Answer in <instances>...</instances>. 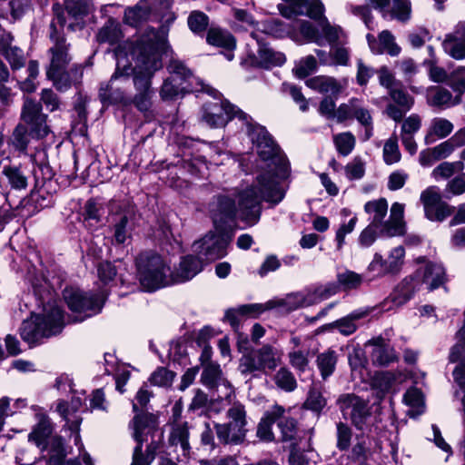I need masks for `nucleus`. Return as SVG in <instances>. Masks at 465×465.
Returning a JSON list of instances; mask_svg holds the SVG:
<instances>
[{
  "instance_id": "1",
  "label": "nucleus",
  "mask_w": 465,
  "mask_h": 465,
  "mask_svg": "<svg viewBox=\"0 0 465 465\" xmlns=\"http://www.w3.org/2000/svg\"><path fill=\"white\" fill-rule=\"evenodd\" d=\"M248 122L249 124H244L242 131L249 136L259 157L268 162L269 168L238 193L241 218L255 224L260 219L262 201L277 204L284 198L285 188L278 179L287 176L288 162L265 128L253 122L251 116Z\"/></svg>"
},
{
  "instance_id": "2",
  "label": "nucleus",
  "mask_w": 465,
  "mask_h": 465,
  "mask_svg": "<svg viewBox=\"0 0 465 465\" xmlns=\"http://www.w3.org/2000/svg\"><path fill=\"white\" fill-rule=\"evenodd\" d=\"M168 48L167 32L154 29H147L135 45L129 46L130 55L135 62L134 84L138 94L134 104L140 111H147L150 107L151 78L162 68V54Z\"/></svg>"
},
{
  "instance_id": "3",
  "label": "nucleus",
  "mask_w": 465,
  "mask_h": 465,
  "mask_svg": "<svg viewBox=\"0 0 465 465\" xmlns=\"http://www.w3.org/2000/svg\"><path fill=\"white\" fill-rule=\"evenodd\" d=\"M239 201V197L237 196ZM211 216L215 232H209L201 240L193 245V251L201 261H213L226 255V248L232 240V228L236 215L242 221L240 215V205H235V201L227 195H220L211 204ZM248 225H251L243 220Z\"/></svg>"
},
{
  "instance_id": "4",
  "label": "nucleus",
  "mask_w": 465,
  "mask_h": 465,
  "mask_svg": "<svg viewBox=\"0 0 465 465\" xmlns=\"http://www.w3.org/2000/svg\"><path fill=\"white\" fill-rule=\"evenodd\" d=\"M419 262L423 264L417 269L413 276L404 278L383 302V310L390 311L405 304L420 289L421 284H425L427 290L437 289L445 281V269L441 263L434 262H425L420 257Z\"/></svg>"
},
{
  "instance_id": "5",
  "label": "nucleus",
  "mask_w": 465,
  "mask_h": 465,
  "mask_svg": "<svg viewBox=\"0 0 465 465\" xmlns=\"http://www.w3.org/2000/svg\"><path fill=\"white\" fill-rule=\"evenodd\" d=\"M65 324L64 314L56 300L43 304L42 312L24 321L20 329L22 339L35 344L43 338L60 333Z\"/></svg>"
},
{
  "instance_id": "6",
  "label": "nucleus",
  "mask_w": 465,
  "mask_h": 465,
  "mask_svg": "<svg viewBox=\"0 0 465 465\" xmlns=\"http://www.w3.org/2000/svg\"><path fill=\"white\" fill-rule=\"evenodd\" d=\"M168 71L171 74L161 88V97L163 100H173L183 96L185 93L205 92L213 97H217L218 91L195 78L191 71L177 59H172Z\"/></svg>"
},
{
  "instance_id": "7",
  "label": "nucleus",
  "mask_w": 465,
  "mask_h": 465,
  "mask_svg": "<svg viewBox=\"0 0 465 465\" xmlns=\"http://www.w3.org/2000/svg\"><path fill=\"white\" fill-rule=\"evenodd\" d=\"M282 16L294 18L298 15H306L319 22L322 45L324 41L331 46L337 45L343 37L344 33L340 26L332 25L324 16L325 8L322 2H282L278 5Z\"/></svg>"
},
{
  "instance_id": "8",
  "label": "nucleus",
  "mask_w": 465,
  "mask_h": 465,
  "mask_svg": "<svg viewBox=\"0 0 465 465\" xmlns=\"http://www.w3.org/2000/svg\"><path fill=\"white\" fill-rule=\"evenodd\" d=\"M364 211L369 214V224L380 228V235L394 237L405 232L403 203H392L387 221H384V219L388 213V202L384 198L367 202L364 205Z\"/></svg>"
},
{
  "instance_id": "9",
  "label": "nucleus",
  "mask_w": 465,
  "mask_h": 465,
  "mask_svg": "<svg viewBox=\"0 0 465 465\" xmlns=\"http://www.w3.org/2000/svg\"><path fill=\"white\" fill-rule=\"evenodd\" d=\"M131 45H135V43H128L124 46L120 45L114 50L115 72L110 81L102 84L99 89V98L104 105L121 103L124 99V84L129 81L132 74L134 75V67H132L128 58Z\"/></svg>"
},
{
  "instance_id": "10",
  "label": "nucleus",
  "mask_w": 465,
  "mask_h": 465,
  "mask_svg": "<svg viewBox=\"0 0 465 465\" xmlns=\"http://www.w3.org/2000/svg\"><path fill=\"white\" fill-rule=\"evenodd\" d=\"M136 268L139 282L148 292L171 284L169 262L157 252H141L136 258Z\"/></svg>"
},
{
  "instance_id": "11",
  "label": "nucleus",
  "mask_w": 465,
  "mask_h": 465,
  "mask_svg": "<svg viewBox=\"0 0 465 465\" xmlns=\"http://www.w3.org/2000/svg\"><path fill=\"white\" fill-rule=\"evenodd\" d=\"M336 286L328 284L320 286L313 291L307 290L303 292H292L284 298L273 299L263 303V312L272 309H278L281 312H289L301 307H307L316 304L325 299H328L336 292Z\"/></svg>"
},
{
  "instance_id": "12",
  "label": "nucleus",
  "mask_w": 465,
  "mask_h": 465,
  "mask_svg": "<svg viewBox=\"0 0 465 465\" xmlns=\"http://www.w3.org/2000/svg\"><path fill=\"white\" fill-rule=\"evenodd\" d=\"M105 298L106 294L104 292L94 293L74 287H67L64 291V299L74 314L73 322H83L100 313Z\"/></svg>"
},
{
  "instance_id": "13",
  "label": "nucleus",
  "mask_w": 465,
  "mask_h": 465,
  "mask_svg": "<svg viewBox=\"0 0 465 465\" xmlns=\"http://www.w3.org/2000/svg\"><path fill=\"white\" fill-rule=\"evenodd\" d=\"M134 438L137 445L134 449L131 465H150L155 457V447L151 444L143 452V442L149 434H153L157 428L156 417L151 413L136 414L132 422Z\"/></svg>"
},
{
  "instance_id": "14",
  "label": "nucleus",
  "mask_w": 465,
  "mask_h": 465,
  "mask_svg": "<svg viewBox=\"0 0 465 465\" xmlns=\"http://www.w3.org/2000/svg\"><path fill=\"white\" fill-rule=\"evenodd\" d=\"M217 97L219 100L214 103L207 104L203 108V120L211 127L220 128L223 127L229 121L236 120L240 128L242 129L244 124H249V117L246 113L235 105L230 104L226 100H221V94L218 92Z\"/></svg>"
},
{
  "instance_id": "15",
  "label": "nucleus",
  "mask_w": 465,
  "mask_h": 465,
  "mask_svg": "<svg viewBox=\"0 0 465 465\" xmlns=\"http://www.w3.org/2000/svg\"><path fill=\"white\" fill-rule=\"evenodd\" d=\"M420 202L425 216L430 221L441 222L453 212V207L442 201L440 191L435 186H430L421 193Z\"/></svg>"
},
{
  "instance_id": "16",
  "label": "nucleus",
  "mask_w": 465,
  "mask_h": 465,
  "mask_svg": "<svg viewBox=\"0 0 465 465\" xmlns=\"http://www.w3.org/2000/svg\"><path fill=\"white\" fill-rule=\"evenodd\" d=\"M22 119L30 125L31 132L37 137L46 136L50 130L46 124V115L41 113V106L36 102L26 99L22 110Z\"/></svg>"
},
{
  "instance_id": "17",
  "label": "nucleus",
  "mask_w": 465,
  "mask_h": 465,
  "mask_svg": "<svg viewBox=\"0 0 465 465\" xmlns=\"http://www.w3.org/2000/svg\"><path fill=\"white\" fill-rule=\"evenodd\" d=\"M53 45L49 52L52 54L50 66L47 70V75H54L57 70L65 69L71 61L69 54L70 45L66 43L63 35H58L54 30L50 35Z\"/></svg>"
},
{
  "instance_id": "18",
  "label": "nucleus",
  "mask_w": 465,
  "mask_h": 465,
  "mask_svg": "<svg viewBox=\"0 0 465 465\" xmlns=\"http://www.w3.org/2000/svg\"><path fill=\"white\" fill-rule=\"evenodd\" d=\"M340 410L344 417H350L353 424L361 427L369 414L367 402L354 394L341 395L338 400Z\"/></svg>"
},
{
  "instance_id": "19",
  "label": "nucleus",
  "mask_w": 465,
  "mask_h": 465,
  "mask_svg": "<svg viewBox=\"0 0 465 465\" xmlns=\"http://www.w3.org/2000/svg\"><path fill=\"white\" fill-rule=\"evenodd\" d=\"M203 269V261L193 255L182 259L179 267L173 272L170 270V280L172 283H180L193 278Z\"/></svg>"
},
{
  "instance_id": "20",
  "label": "nucleus",
  "mask_w": 465,
  "mask_h": 465,
  "mask_svg": "<svg viewBox=\"0 0 465 465\" xmlns=\"http://www.w3.org/2000/svg\"><path fill=\"white\" fill-rule=\"evenodd\" d=\"M53 426L48 417L39 415L36 425L28 435V440L35 444L41 450L48 449L49 440L53 437Z\"/></svg>"
},
{
  "instance_id": "21",
  "label": "nucleus",
  "mask_w": 465,
  "mask_h": 465,
  "mask_svg": "<svg viewBox=\"0 0 465 465\" xmlns=\"http://www.w3.org/2000/svg\"><path fill=\"white\" fill-rule=\"evenodd\" d=\"M426 100L431 107L445 109L459 104L461 99L441 86H430L426 91Z\"/></svg>"
},
{
  "instance_id": "22",
  "label": "nucleus",
  "mask_w": 465,
  "mask_h": 465,
  "mask_svg": "<svg viewBox=\"0 0 465 465\" xmlns=\"http://www.w3.org/2000/svg\"><path fill=\"white\" fill-rule=\"evenodd\" d=\"M373 8L381 13L386 19L407 21L411 16L410 2H374Z\"/></svg>"
},
{
  "instance_id": "23",
  "label": "nucleus",
  "mask_w": 465,
  "mask_h": 465,
  "mask_svg": "<svg viewBox=\"0 0 465 465\" xmlns=\"http://www.w3.org/2000/svg\"><path fill=\"white\" fill-rule=\"evenodd\" d=\"M53 10L58 19V22L63 25L66 23L67 17H72L75 20L82 18L86 15L88 7L86 2H56Z\"/></svg>"
},
{
  "instance_id": "24",
  "label": "nucleus",
  "mask_w": 465,
  "mask_h": 465,
  "mask_svg": "<svg viewBox=\"0 0 465 465\" xmlns=\"http://www.w3.org/2000/svg\"><path fill=\"white\" fill-rule=\"evenodd\" d=\"M245 427L230 421L215 425L218 439L225 444H241L243 442L247 432Z\"/></svg>"
},
{
  "instance_id": "25",
  "label": "nucleus",
  "mask_w": 465,
  "mask_h": 465,
  "mask_svg": "<svg viewBox=\"0 0 465 465\" xmlns=\"http://www.w3.org/2000/svg\"><path fill=\"white\" fill-rule=\"evenodd\" d=\"M257 352L263 374L272 372L282 363L283 352L276 347L265 344L258 348Z\"/></svg>"
},
{
  "instance_id": "26",
  "label": "nucleus",
  "mask_w": 465,
  "mask_h": 465,
  "mask_svg": "<svg viewBox=\"0 0 465 465\" xmlns=\"http://www.w3.org/2000/svg\"><path fill=\"white\" fill-rule=\"evenodd\" d=\"M453 129V124L448 119L443 117H434L430 122L424 137V143L426 144H431L437 139H444L452 133Z\"/></svg>"
},
{
  "instance_id": "27",
  "label": "nucleus",
  "mask_w": 465,
  "mask_h": 465,
  "mask_svg": "<svg viewBox=\"0 0 465 465\" xmlns=\"http://www.w3.org/2000/svg\"><path fill=\"white\" fill-rule=\"evenodd\" d=\"M372 346L371 359L374 364L385 366L397 360V355L389 343L382 338L374 339L370 341Z\"/></svg>"
},
{
  "instance_id": "28",
  "label": "nucleus",
  "mask_w": 465,
  "mask_h": 465,
  "mask_svg": "<svg viewBox=\"0 0 465 465\" xmlns=\"http://www.w3.org/2000/svg\"><path fill=\"white\" fill-rule=\"evenodd\" d=\"M114 238L119 243H124L131 237L134 228L133 215L130 212H122L113 216Z\"/></svg>"
},
{
  "instance_id": "29",
  "label": "nucleus",
  "mask_w": 465,
  "mask_h": 465,
  "mask_svg": "<svg viewBox=\"0 0 465 465\" xmlns=\"http://www.w3.org/2000/svg\"><path fill=\"white\" fill-rule=\"evenodd\" d=\"M306 84L311 89L330 96H337L342 90L340 82L333 77L325 75L312 77L306 81Z\"/></svg>"
},
{
  "instance_id": "30",
  "label": "nucleus",
  "mask_w": 465,
  "mask_h": 465,
  "mask_svg": "<svg viewBox=\"0 0 465 465\" xmlns=\"http://www.w3.org/2000/svg\"><path fill=\"white\" fill-rule=\"evenodd\" d=\"M82 76L83 69L81 65H74L70 72L65 71V69H60L54 75H47L59 91L67 90L72 84L78 83Z\"/></svg>"
},
{
  "instance_id": "31",
  "label": "nucleus",
  "mask_w": 465,
  "mask_h": 465,
  "mask_svg": "<svg viewBox=\"0 0 465 465\" xmlns=\"http://www.w3.org/2000/svg\"><path fill=\"white\" fill-rule=\"evenodd\" d=\"M169 443L176 450L180 448L181 455L188 458L191 450L189 443V429L187 423L174 424L172 428Z\"/></svg>"
},
{
  "instance_id": "32",
  "label": "nucleus",
  "mask_w": 465,
  "mask_h": 465,
  "mask_svg": "<svg viewBox=\"0 0 465 465\" xmlns=\"http://www.w3.org/2000/svg\"><path fill=\"white\" fill-rule=\"evenodd\" d=\"M442 48L446 54L456 60L465 58V37L458 33V25L453 33L445 36Z\"/></svg>"
},
{
  "instance_id": "33",
  "label": "nucleus",
  "mask_w": 465,
  "mask_h": 465,
  "mask_svg": "<svg viewBox=\"0 0 465 465\" xmlns=\"http://www.w3.org/2000/svg\"><path fill=\"white\" fill-rule=\"evenodd\" d=\"M239 371L244 376L258 378L262 373L257 349L243 353L240 359Z\"/></svg>"
},
{
  "instance_id": "34",
  "label": "nucleus",
  "mask_w": 465,
  "mask_h": 465,
  "mask_svg": "<svg viewBox=\"0 0 465 465\" xmlns=\"http://www.w3.org/2000/svg\"><path fill=\"white\" fill-rule=\"evenodd\" d=\"M369 312L370 311L367 309L356 310L350 313L348 316L334 322L332 323V326L337 328L341 334L351 335L357 329V326L354 322L366 317L369 314Z\"/></svg>"
},
{
  "instance_id": "35",
  "label": "nucleus",
  "mask_w": 465,
  "mask_h": 465,
  "mask_svg": "<svg viewBox=\"0 0 465 465\" xmlns=\"http://www.w3.org/2000/svg\"><path fill=\"white\" fill-rule=\"evenodd\" d=\"M262 304L242 305L237 309H229L226 311L224 318L231 326L237 331L240 325V317L247 314H259L263 312Z\"/></svg>"
},
{
  "instance_id": "36",
  "label": "nucleus",
  "mask_w": 465,
  "mask_h": 465,
  "mask_svg": "<svg viewBox=\"0 0 465 465\" xmlns=\"http://www.w3.org/2000/svg\"><path fill=\"white\" fill-rule=\"evenodd\" d=\"M337 361V352L332 349H328L317 356V367L323 380L332 375L336 368Z\"/></svg>"
},
{
  "instance_id": "37",
  "label": "nucleus",
  "mask_w": 465,
  "mask_h": 465,
  "mask_svg": "<svg viewBox=\"0 0 465 465\" xmlns=\"http://www.w3.org/2000/svg\"><path fill=\"white\" fill-rule=\"evenodd\" d=\"M208 44L224 49H234L235 39L227 31L220 28H210L206 38Z\"/></svg>"
},
{
  "instance_id": "38",
  "label": "nucleus",
  "mask_w": 465,
  "mask_h": 465,
  "mask_svg": "<svg viewBox=\"0 0 465 465\" xmlns=\"http://www.w3.org/2000/svg\"><path fill=\"white\" fill-rule=\"evenodd\" d=\"M258 58L259 65L265 68L282 65L286 60L284 54L274 51L266 45L259 48Z\"/></svg>"
},
{
  "instance_id": "39",
  "label": "nucleus",
  "mask_w": 465,
  "mask_h": 465,
  "mask_svg": "<svg viewBox=\"0 0 465 465\" xmlns=\"http://www.w3.org/2000/svg\"><path fill=\"white\" fill-rule=\"evenodd\" d=\"M391 274L385 259L379 252H375L371 262L366 268V275L370 281Z\"/></svg>"
},
{
  "instance_id": "40",
  "label": "nucleus",
  "mask_w": 465,
  "mask_h": 465,
  "mask_svg": "<svg viewBox=\"0 0 465 465\" xmlns=\"http://www.w3.org/2000/svg\"><path fill=\"white\" fill-rule=\"evenodd\" d=\"M50 457L48 459V465H65L64 462L65 458V450L64 448L63 439L59 436H53L48 444Z\"/></svg>"
},
{
  "instance_id": "41",
  "label": "nucleus",
  "mask_w": 465,
  "mask_h": 465,
  "mask_svg": "<svg viewBox=\"0 0 465 465\" xmlns=\"http://www.w3.org/2000/svg\"><path fill=\"white\" fill-rule=\"evenodd\" d=\"M149 15V7L138 3L134 7L125 10L124 21L132 26H137L140 23L145 21Z\"/></svg>"
},
{
  "instance_id": "42",
  "label": "nucleus",
  "mask_w": 465,
  "mask_h": 465,
  "mask_svg": "<svg viewBox=\"0 0 465 465\" xmlns=\"http://www.w3.org/2000/svg\"><path fill=\"white\" fill-rule=\"evenodd\" d=\"M122 38V32L120 25L114 22L109 21L97 34V40L100 43H109L111 45L116 44Z\"/></svg>"
},
{
  "instance_id": "43",
  "label": "nucleus",
  "mask_w": 465,
  "mask_h": 465,
  "mask_svg": "<svg viewBox=\"0 0 465 465\" xmlns=\"http://www.w3.org/2000/svg\"><path fill=\"white\" fill-rule=\"evenodd\" d=\"M333 142L338 153L343 156L349 155L355 147L356 140L350 132H344L334 135Z\"/></svg>"
},
{
  "instance_id": "44",
  "label": "nucleus",
  "mask_w": 465,
  "mask_h": 465,
  "mask_svg": "<svg viewBox=\"0 0 465 465\" xmlns=\"http://www.w3.org/2000/svg\"><path fill=\"white\" fill-rule=\"evenodd\" d=\"M3 173L12 188L21 190L27 186V178L19 168L5 166L4 167Z\"/></svg>"
},
{
  "instance_id": "45",
  "label": "nucleus",
  "mask_w": 465,
  "mask_h": 465,
  "mask_svg": "<svg viewBox=\"0 0 465 465\" xmlns=\"http://www.w3.org/2000/svg\"><path fill=\"white\" fill-rule=\"evenodd\" d=\"M82 405L80 398H73L71 401V405L69 406L65 401H60L57 404V411L61 414V416L66 420L67 423L71 422L70 428L72 430H78L80 424V419L76 418L75 420H72L69 415V410L72 409L74 411L79 410Z\"/></svg>"
},
{
  "instance_id": "46",
  "label": "nucleus",
  "mask_w": 465,
  "mask_h": 465,
  "mask_svg": "<svg viewBox=\"0 0 465 465\" xmlns=\"http://www.w3.org/2000/svg\"><path fill=\"white\" fill-rule=\"evenodd\" d=\"M26 72L28 75L25 79H18V84L22 91L33 93L36 89V79L39 73V66L36 61H30Z\"/></svg>"
},
{
  "instance_id": "47",
  "label": "nucleus",
  "mask_w": 465,
  "mask_h": 465,
  "mask_svg": "<svg viewBox=\"0 0 465 465\" xmlns=\"http://www.w3.org/2000/svg\"><path fill=\"white\" fill-rule=\"evenodd\" d=\"M464 170V163L461 161L456 162H443L439 164L433 171L432 176L438 178H449L456 172H462Z\"/></svg>"
},
{
  "instance_id": "48",
  "label": "nucleus",
  "mask_w": 465,
  "mask_h": 465,
  "mask_svg": "<svg viewBox=\"0 0 465 465\" xmlns=\"http://www.w3.org/2000/svg\"><path fill=\"white\" fill-rule=\"evenodd\" d=\"M394 380V375L390 371L377 373L373 379V387L378 390L377 396L382 398L391 389Z\"/></svg>"
},
{
  "instance_id": "49",
  "label": "nucleus",
  "mask_w": 465,
  "mask_h": 465,
  "mask_svg": "<svg viewBox=\"0 0 465 465\" xmlns=\"http://www.w3.org/2000/svg\"><path fill=\"white\" fill-rule=\"evenodd\" d=\"M405 249L402 246H397L391 250L387 259V266L391 274L398 273L404 262Z\"/></svg>"
},
{
  "instance_id": "50",
  "label": "nucleus",
  "mask_w": 465,
  "mask_h": 465,
  "mask_svg": "<svg viewBox=\"0 0 465 465\" xmlns=\"http://www.w3.org/2000/svg\"><path fill=\"white\" fill-rule=\"evenodd\" d=\"M276 385L285 391H292L297 387L293 374L287 368H281L274 376Z\"/></svg>"
},
{
  "instance_id": "51",
  "label": "nucleus",
  "mask_w": 465,
  "mask_h": 465,
  "mask_svg": "<svg viewBox=\"0 0 465 465\" xmlns=\"http://www.w3.org/2000/svg\"><path fill=\"white\" fill-rule=\"evenodd\" d=\"M221 380L224 379L222 377L220 366L212 362L206 364L202 373V382L213 388L215 387Z\"/></svg>"
},
{
  "instance_id": "52",
  "label": "nucleus",
  "mask_w": 465,
  "mask_h": 465,
  "mask_svg": "<svg viewBox=\"0 0 465 465\" xmlns=\"http://www.w3.org/2000/svg\"><path fill=\"white\" fill-rule=\"evenodd\" d=\"M377 47L381 48L382 53L386 52L392 56L398 55L401 52V48L395 43L393 35L388 30H384L380 34Z\"/></svg>"
},
{
  "instance_id": "53",
  "label": "nucleus",
  "mask_w": 465,
  "mask_h": 465,
  "mask_svg": "<svg viewBox=\"0 0 465 465\" xmlns=\"http://www.w3.org/2000/svg\"><path fill=\"white\" fill-rule=\"evenodd\" d=\"M174 373L164 367L157 368L151 375L149 381L153 385L169 387L172 385Z\"/></svg>"
},
{
  "instance_id": "54",
  "label": "nucleus",
  "mask_w": 465,
  "mask_h": 465,
  "mask_svg": "<svg viewBox=\"0 0 465 465\" xmlns=\"http://www.w3.org/2000/svg\"><path fill=\"white\" fill-rule=\"evenodd\" d=\"M401 152L399 150L396 137H391L385 142L383 147V159L387 164H393L401 160Z\"/></svg>"
},
{
  "instance_id": "55",
  "label": "nucleus",
  "mask_w": 465,
  "mask_h": 465,
  "mask_svg": "<svg viewBox=\"0 0 465 465\" xmlns=\"http://www.w3.org/2000/svg\"><path fill=\"white\" fill-rule=\"evenodd\" d=\"M338 282L345 289H355L362 282V276L355 272L346 270L337 276Z\"/></svg>"
},
{
  "instance_id": "56",
  "label": "nucleus",
  "mask_w": 465,
  "mask_h": 465,
  "mask_svg": "<svg viewBox=\"0 0 465 465\" xmlns=\"http://www.w3.org/2000/svg\"><path fill=\"white\" fill-rule=\"evenodd\" d=\"M365 173V163L361 157H355L345 167V174L350 180H359Z\"/></svg>"
},
{
  "instance_id": "57",
  "label": "nucleus",
  "mask_w": 465,
  "mask_h": 465,
  "mask_svg": "<svg viewBox=\"0 0 465 465\" xmlns=\"http://www.w3.org/2000/svg\"><path fill=\"white\" fill-rule=\"evenodd\" d=\"M227 418L230 422L246 426V411L244 406L239 401L232 402L227 411Z\"/></svg>"
},
{
  "instance_id": "58",
  "label": "nucleus",
  "mask_w": 465,
  "mask_h": 465,
  "mask_svg": "<svg viewBox=\"0 0 465 465\" xmlns=\"http://www.w3.org/2000/svg\"><path fill=\"white\" fill-rule=\"evenodd\" d=\"M448 84L458 94L456 96L460 98L465 92V68L453 72L448 78Z\"/></svg>"
},
{
  "instance_id": "59",
  "label": "nucleus",
  "mask_w": 465,
  "mask_h": 465,
  "mask_svg": "<svg viewBox=\"0 0 465 465\" xmlns=\"http://www.w3.org/2000/svg\"><path fill=\"white\" fill-rule=\"evenodd\" d=\"M389 94L396 104L403 106L405 110H411L414 104L413 98L401 88H397L395 86L389 91Z\"/></svg>"
},
{
  "instance_id": "60",
  "label": "nucleus",
  "mask_w": 465,
  "mask_h": 465,
  "mask_svg": "<svg viewBox=\"0 0 465 465\" xmlns=\"http://www.w3.org/2000/svg\"><path fill=\"white\" fill-rule=\"evenodd\" d=\"M380 234V228L374 225L369 224L360 233L358 242L361 247L368 248L371 246L376 241Z\"/></svg>"
},
{
  "instance_id": "61",
  "label": "nucleus",
  "mask_w": 465,
  "mask_h": 465,
  "mask_svg": "<svg viewBox=\"0 0 465 465\" xmlns=\"http://www.w3.org/2000/svg\"><path fill=\"white\" fill-rule=\"evenodd\" d=\"M300 33L307 42L322 45V37L319 30L311 23L304 21L300 25Z\"/></svg>"
},
{
  "instance_id": "62",
  "label": "nucleus",
  "mask_w": 465,
  "mask_h": 465,
  "mask_svg": "<svg viewBox=\"0 0 465 465\" xmlns=\"http://www.w3.org/2000/svg\"><path fill=\"white\" fill-rule=\"evenodd\" d=\"M403 399L407 405L417 409V414L423 411V396L419 389L411 388L406 391Z\"/></svg>"
},
{
  "instance_id": "63",
  "label": "nucleus",
  "mask_w": 465,
  "mask_h": 465,
  "mask_svg": "<svg viewBox=\"0 0 465 465\" xmlns=\"http://www.w3.org/2000/svg\"><path fill=\"white\" fill-rule=\"evenodd\" d=\"M277 427L280 430L282 441L294 440L297 430L293 419H282L278 421Z\"/></svg>"
},
{
  "instance_id": "64",
  "label": "nucleus",
  "mask_w": 465,
  "mask_h": 465,
  "mask_svg": "<svg viewBox=\"0 0 465 465\" xmlns=\"http://www.w3.org/2000/svg\"><path fill=\"white\" fill-rule=\"evenodd\" d=\"M188 25L194 33L203 32L208 25V17L203 12L194 11L188 17Z\"/></svg>"
}]
</instances>
